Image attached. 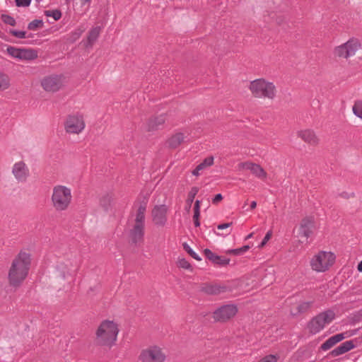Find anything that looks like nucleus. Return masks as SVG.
Listing matches in <instances>:
<instances>
[{
  "label": "nucleus",
  "mask_w": 362,
  "mask_h": 362,
  "mask_svg": "<svg viewBox=\"0 0 362 362\" xmlns=\"http://www.w3.org/2000/svg\"><path fill=\"white\" fill-rule=\"evenodd\" d=\"M31 260L30 254L21 252L13 260L8 274L9 285L17 288L26 279Z\"/></svg>",
  "instance_id": "1"
},
{
  "label": "nucleus",
  "mask_w": 362,
  "mask_h": 362,
  "mask_svg": "<svg viewBox=\"0 0 362 362\" xmlns=\"http://www.w3.org/2000/svg\"><path fill=\"white\" fill-rule=\"evenodd\" d=\"M119 332L117 325L111 320L103 321L96 331V341L100 346H112Z\"/></svg>",
  "instance_id": "2"
},
{
  "label": "nucleus",
  "mask_w": 362,
  "mask_h": 362,
  "mask_svg": "<svg viewBox=\"0 0 362 362\" xmlns=\"http://www.w3.org/2000/svg\"><path fill=\"white\" fill-rule=\"evenodd\" d=\"M250 90L256 98L273 99L276 95V87L273 83L263 78H258L250 82Z\"/></svg>",
  "instance_id": "3"
},
{
  "label": "nucleus",
  "mask_w": 362,
  "mask_h": 362,
  "mask_svg": "<svg viewBox=\"0 0 362 362\" xmlns=\"http://www.w3.org/2000/svg\"><path fill=\"white\" fill-rule=\"evenodd\" d=\"M71 200V189L65 186L57 185L53 189L52 201L57 211H64Z\"/></svg>",
  "instance_id": "4"
},
{
  "label": "nucleus",
  "mask_w": 362,
  "mask_h": 362,
  "mask_svg": "<svg viewBox=\"0 0 362 362\" xmlns=\"http://www.w3.org/2000/svg\"><path fill=\"white\" fill-rule=\"evenodd\" d=\"M335 318V313L332 310L322 312L313 317L308 323V329L312 334H316L322 330L326 325L329 324Z\"/></svg>",
  "instance_id": "5"
},
{
  "label": "nucleus",
  "mask_w": 362,
  "mask_h": 362,
  "mask_svg": "<svg viewBox=\"0 0 362 362\" xmlns=\"http://www.w3.org/2000/svg\"><path fill=\"white\" fill-rule=\"evenodd\" d=\"M335 258L336 257L334 253L321 251L312 258L310 265L313 270L323 272L334 264Z\"/></svg>",
  "instance_id": "6"
},
{
  "label": "nucleus",
  "mask_w": 362,
  "mask_h": 362,
  "mask_svg": "<svg viewBox=\"0 0 362 362\" xmlns=\"http://www.w3.org/2000/svg\"><path fill=\"white\" fill-rule=\"evenodd\" d=\"M361 47V45L358 39L351 38L346 42L336 47L334 54L337 57L348 59L354 56Z\"/></svg>",
  "instance_id": "7"
},
{
  "label": "nucleus",
  "mask_w": 362,
  "mask_h": 362,
  "mask_svg": "<svg viewBox=\"0 0 362 362\" xmlns=\"http://www.w3.org/2000/svg\"><path fill=\"white\" fill-rule=\"evenodd\" d=\"M238 311L235 304H226L217 308L212 313L214 322H226L235 317Z\"/></svg>",
  "instance_id": "8"
},
{
  "label": "nucleus",
  "mask_w": 362,
  "mask_h": 362,
  "mask_svg": "<svg viewBox=\"0 0 362 362\" xmlns=\"http://www.w3.org/2000/svg\"><path fill=\"white\" fill-rule=\"evenodd\" d=\"M65 129L69 134H78L85 127L82 117L69 115L64 124Z\"/></svg>",
  "instance_id": "9"
},
{
  "label": "nucleus",
  "mask_w": 362,
  "mask_h": 362,
  "mask_svg": "<svg viewBox=\"0 0 362 362\" xmlns=\"http://www.w3.org/2000/svg\"><path fill=\"white\" fill-rule=\"evenodd\" d=\"M200 291L207 295H219L226 292L231 291V288L225 284H202Z\"/></svg>",
  "instance_id": "10"
},
{
  "label": "nucleus",
  "mask_w": 362,
  "mask_h": 362,
  "mask_svg": "<svg viewBox=\"0 0 362 362\" xmlns=\"http://www.w3.org/2000/svg\"><path fill=\"white\" fill-rule=\"evenodd\" d=\"M165 358V355L157 347L144 350L139 356V358L142 362H163Z\"/></svg>",
  "instance_id": "11"
},
{
  "label": "nucleus",
  "mask_w": 362,
  "mask_h": 362,
  "mask_svg": "<svg viewBox=\"0 0 362 362\" xmlns=\"http://www.w3.org/2000/svg\"><path fill=\"white\" fill-rule=\"evenodd\" d=\"M41 85L46 91L56 92L62 87V81L60 76L52 75L44 78Z\"/></svg>",
  "instance_id": "12"
},
{
  "label": "nucleus",
  "mask_w": 362,
  "mask_h": 362,
  "mask_svg": "<svg viewBox=\"0 0 362 362\" xmlns=\"http://www.w3.org/2000/svg\"><path fill=\"white\" fill-rule=\"evenodd\" d=\"M357 331L358 329H355L350 334H348V332H346L333 335L321 344L320 349L325 351H327L346 337L356 334Z\"/></svg>",
  "instance_id": "13"
},
{
  "label": "nucleus",
  "mask_w": 362,
  "mask_h": 362,
  "mask_svg": "<svg viewBox=\"0 0 362 362\" xmlns=\"http://www.w3.org/2000/svg\"><path fill=\"white\" fill-rule=\"evenodd\" d=\"M168 208L165 204L156 205L152 210L153 222L157 225L163 226L167 221Z\"/></svg>",
  "instance_id": "14"
},
{
  "label": "nucleus",
  "mask_w": 362,
  "mask_h": 362,
  "mask_svg": "<svg viewBox=\"0 0 362 362\" xmlns=\"http://www.w3.org/2000/svg\"><path fill=\"white\" fill-rule=\"evenodd\" d=\"M12 173L18 182H24L29 176V170L24 162L19 161L13 165Z\"/></svg>",
  "instance_id": "15"
},
{
  "label": "nucleus",
  "mask_w": 362,
  "mask_h": 362,
  "mask_svg": "<svg viewBox=\"0 0 362 362\" xmlns=\"http://www.w3.org/2000/svg\"><path fill=\"white\" fill-rule=\"evenodd\" d=\"M315 228V221L313 217H305L302 219L299 226V235L308 239L312 234Z\"/></svg>",
  "instance_id": "16"
},
{
  "label": "nucleus",
  "mask_w": 362,
  "mask_h": 362,
  "mask_svg": "<svg viewBox=\"0 0 362 362\" xmlns=\"http://www.w3.org/2000/svg\"><path fill=\"white\" fill-rule=\"evenodd\" d=\"M238 166L240 169L250 170L251 173L258 178L265 179L267 177V173L259 164L251 162H244L240 163Z\"/></svg>",
  "instance_id": "17"
},
{
  "label": "nucleus",
  "mask_w": 362,
  "mask_h": 362,
  "mask_svg": "<svg viewBox=\"0 0 362 362\" xmlns=\"http://www.w3.org/2000/svg\"><path fill=\"white\" fill-rule=\"evenodd\" d=\"M144 227L134 224L132 228L130 229L129 235L132 244L136 245L144 241Z\"/></svg>",
  "instance_id": "18"
},
{
  "label": "nucleus",
  "mask_w": 362,
  "mask_h": 362,
  "mask_svg": "<svg viewBox=\"0 0 362 362\" xmlns=\"http://www.w3.org/2000/svg\"><path fill=\"white\" fill-rule=\"evenodd\" d=\"M355 341L356 340H349L343 342L339 346L331 351L329 354V356L331 357H336L349 351L356 347V344L354 343Z\"/></svg>",
  "instance_id": "19"
},
{
  "label": "nucleus",
  "mask_w": 362,
  "mask_h": 362,
  "mask_svg": "<svg viewBox=\"0 0 362 362\" xmlns=\"http://www.w3.org/2000/svg\"><path fill=\"white\" fill-rule=\"evenodd\" d=\"M204 254L205 257L209 261H211L213 264L221 266V267L226 266L230 262L229 258H226L223 256L217 255L215 253H214L213 252H211V250L208 248H206L204 250Z\"/></svg>",
  "instance_id": "20"
},
{
  "label": "nucleus",
  "mask_w": 362,
  "mask_h": 362,
  "mask_svg": "<svg viewBox=\"0 0 362 362\" xmlns=\"http://www.w3.org/2000/svg\"><path fill=\"white\" fill-rule=\"evenodd\" d=\"M165 122V117L164 115H160L157 117H151L148 119L147 124V130L148 132H153L160 129L163 127Z\"/></svg>",
  "instance_id": "21"
},
{
  "label": "nucleus",
  "mask_w": 362,
  "mask_h": 362,
  "mask_svg": "<svg viewBox=\"0 0 362 362\" xmlns=\"http://www.w3.org/2000/svg\"><path fill=\"white\" fill-rule=\"evenodd\" d=\"M298 136L305 142L311 145H316L318 143V139L317 138L315 134L310 129L299 132Z\"/></svg>",
  "instance_id": "22"
},
{
  "label": "nucleus",
  "mask_w": 362,
  "mask_h": 362,
  "mask_svg": "<svg viewBox=\"0 0 362 362\" xmlns=\"http://www.w3.org/2000/svg\"><path fill=\"white\" fill-rule=\"evenodd\" d=\"M185 136L182 133L178 132L173 135L167 141L169 148H176L184 142Z\"/></svg>",
  "instance_id": "23"
},
{
  "label": "nucleus",
  "mask_w": 362,
  "mask_h": 362,
  "mask_svg": "<svg viewBox=\"0 0 362 362\" xmlns=\"http://www.w3.org/2000/svg\"><path fill=\"white\" fill-rule=\"evenodd\" d=\"M100 31H101L100 26L94 27L89 30L88 37H87V44L86 45V47L93 46L94 42L98 38Z\"/></svg>",
  "instance_id": "24"
},
{
  "label": "nucleus",
  "mask_w": 362,
  "mask_h": 362,
  "mask_svg": "<svg viewBox=\"0 0 362 362\" xmlns=\"http://www.w3.org/2000/svg\"><path fill=\"white\" fill-rule=\"evenodd\" d=\"M37 57V52L33 49L21 48L19 59L33 60Z\"/></svg>",
  "instance_id": "25"
},
{
  "label": "nucleus",
  "mask_w": 362,
  "mask_h": 362,
  "mask_svg": "<svg viewBox=\"0 0 362 362\" xmlns=\"http://www.w3.org/2000/svg\"><path fill=\"white\" fill-rule=\"evenodd\" d=\"M199 192V188L197 187H193L191 188V190L189 192L187 195V199L186 200V206L185 209L187 211H189L192 204L194 202L195 196Z\"/></svg>",
  "instance_id": "26"
},
{
  "label": "nucleus",
  "mask_w": 362,
  "mask_h": 362,
  "mask_svg": "<svg viewBox=\"0 0 362 362\" xmlns=\"http://www.w3.org/2000/svg\"><path fill=\"white\" fill-rule=\"evenodd\" d=\"M112 200V196L106 193L100 199V204L105 211L110 209L111 202Z\"/></svg>",
  "instance_id": "27"
},
{
  "label": "nucleus",
  "mask_w": 362,
  "mask_h": 362,
  "mask_svg": "<svg viewBox=\"0 0 362 362\" xmlns=\"http://www.w3.org/2000/svg\"><path fill=\"white\" fill-rule=\"evenodd\" d=\"M43 26H44V23H43L42 20L35 19L28 23V29L30 30L35 31L40 28H42Z\"/></svg>",
  "instance_id": "28"
},
{
  "label": "nucleus",
  "mask_w": 362,
  "mask_h": 362,
  "mask_svg": "<svg viewBox=\"0 0 362 362\" xmlns=\"http://www.w3.org/2000/svg\"><path fill=\"white\" fill-rule=\"evenodd\" d=\"M9 33L13 36L19 38V39H25L26 37H33V34H29L27 35L25 31L16 30H10Z\"/></svg>",
  "instance_id": "29"
},
{
  "label": "nucleus",
  "mask_w": 362,
  "mask_h": 362,
  "mask_svg": "<svg viewBox=\"0 0 362 362\" xmlns=\"http://www.w3.org/2000/svg\"><path fill=\"white\" fill-rule=\"evenodd\" d=\"M352 110L354 114L356 117L362 119V100L356 101L352 107Z\"/></svg>",
  "instance_id": "30"
},
{
  "label": "nucleus",
  "mask_w": 362,
  "mask_h": 362,
  "mask_svg": "<svg viewBox=\"0 0 362 362\" xmlns=\"http://www.w3.org/2000/svg\"><path fill=\"white\" fill-rule=\"evenodd\" d=\"M46 16L52 17L55 21H58L62 17V12L59 9L45 11Z\"/></svg>",
  "instance_id": "31"
},
{
  "label": "nucleus",
  "mask_w": 362,
  "mask_h": 362,
  "mask_svg": "<svg viewBox=\"0 0 362 362\" xmlns=\"http://www.w3.org/2000/svg\"><path fill=\"white\" fill-rule=\"evenodd\" d=\"M9 87V79L7 75L0 71V89L5 90Z\"/></svg>",
  "instance_id": "32"
},
{
  "label": "nucleus",
  "mask_w": 362,
  "mask_h": 362,
  "mask_svg": "<svg viewBox=\"0 0 362 362\" xmlns=\"http://www.w3.org/2000/svg\"><path fill=\"white\" fill-rule=\"evenodd\" d=\"M182 246L185 252H187L192 258L198 261L202 259V258L190 247V246L187 243H184Z\"/></svg>",
  "instance_id": "33"
},
{
  "label": "nucleus",
  "mask_w": 362,
  "mask_h": 362,
  "mask_svg": "<svg viewBox=\"0 0 362 362\" xmlns=\"http://www.w3.org/2000/svg\"><path fill=\"white\" fill-rule=\"evenodd\" d=\"M1 19L5 24L11 26H15L16 24V21L14 18L8 14H1Z\"/></svg>",
  "instance_id": "34"
},
{
  "label": "nucleus",
  "mask_w": 362,
  "mask_h": 362,
  "mask_svg": "<svg viewBox=\"0 0 362 362\" xmlns=\"http://www.w3.org/2000/svg\"><path fill=\"white\" fill-rule=\"evenodd\" d=\"M312 304V301L303 302L300 303L296 308L297 313H303L306 312L310 308Z\"/></svg>",
  "instance_id": "35"
},
{
  "label": "nucleus",
  "mask_w": 362,
  "mask_h": 362,
  "mask_svg": "<svg viewBox=\"0 0 362 362\" xmlns=\"http://www.w3.org/2000/svg\"><path fill=\"white\" fill-rule=\"evenodd\" d=\"M250 249V246L249 245H244L240 248H238V249H231V250H228L227 251V253L228 254H232V255H240L243 253H244L245 252L247 251L248 250Z\"/></svg>",
  "instance_id": "36"
},
{
  "label": "nucleus",
  "mask_w": 362,
  "mask_h": 362,
  "mask_svg": "<svg viewBox=\"0 0 362 362\" xmlns=\"http://www.w3.org/2000/svg\"><path fill=\"white\" fill-rule=\"evenodd\" d=\"M6 50L8 54L13 57L14 58L19 59L21 48L8 46Z\"/></svg>",
  "instance_id": "37"
},
{
  "label": "nucleus",
  "mask_w": 362,
  "mask_h": 362,
  "mask_svg": "<svg viewBox=\"0 0 362 362\" xmlns=\"http://www.w3.org/2000/svg\"><path fill=\"white\" fill-rule=\"evenodd\" d=\"M178 266L181 268L192 271V267L190 263L185 258L178 260Z\"/></svg>",
  "instance_id": "38"
},
{
  "label": "nucleus",
  "mask_w": 362,
  "mask_h": 362,
  "mask_svg": "<svg viewBox=\"0 0 362 362\" xmlns=\"http://www.w3.org/2000/svg\"><path fill=\"white\" fill-rule=\"evenodd\" d=\"M134 224L145 226V214H140L136 213Z\"/></svg>",
  "instance_id": "39"
},
{
  "label": "nucleus",
  "mask_w": 362,
  "mask_h": 362,
  "mask_svg": "<svg viewBox=\"0 0 362 362\" xmlns=\"http://www.w3.org/2000/svg\"><path fill=\"white\" fill-rule=\"evenodd\" d=\"M272 231L270 230H269V231L266 233V235H265L264 238H263L262 241V242L260 243V244L258 245V247H259V248H262V247H264L266 245L267 243L270 240V238H272Z\"/></svg>",
  "instance_id": "40"
},
{
  "label": "nucleus",
  "mask_w": 362,
  "mask_h": 362,
  "mask_svg": "<svg viewBox=\"0 0 362 362\" xmlns=\"http://www.w3.org/2000/svg\"><path fill=\"white\" fill-rule=\"evenodd\" d=\"M31 0H15L17 7H28L30 5Z\"/></svg>",
  "instance_id": "41"
},
{
  "label": "nucleus",
  "mask_w": 362,
  "mask_h": 362,
  "mask_svg": "<svg viewBox=\"0 0 362 362\" xmlns=\"http://www.w3.org/2000/svg\"><path fill=\"white\" fill-rule=\"evenodd\" d=\"M258 362H277V358L274 355H269L265 356Z\"/></svg>",
  "instance_id": "42"
},
{
  "label": "nucleus",
  "mask_w": 362,
  "mask_h": 362,
  "mask_svg": "<svg viewBox=\"0 0 362 362\" xmlns=\"http://www.w3.org/2000/svg\"><path fill=\"white\" fill-rule=\"evenodd\" d=\"M202 163V165L205 166V168L211 166L214 164V157L213 156L206 157Z\"/></svg>",
  "instance_id": "43"
},
{
  "label": "nucleus",
  "mask_w": 362,
  "mask_h": 362,
  "mask_svg": "<svg viewBox=\"0 0 362 362\" xmlns=\"http://www.w3.org/2000/svg\"><path fill=\"white\" fill-rule=\"evenodd\" d=\"M146 204H140V206H139L138 208V210H137V214H145V212H146Z\"/></svg>",
  "instance_id": "44"
},
{
  "label": "nucleus",
  "mask_w": 362,
  "mask_h": 362,
  "mask_svg": "<svg viewBox=\"0 0 362 362\" xmlns=\"http://www.w3.org/2000/svg\"><path fill=\"white\" fill-rule=\"evenodd\" d=\"M233 224L232 222L230 223H221V224H219L217 226V228L218 230H223V229H226L228 228H229L231 225Z\"/></svg>",
  "instance_id": "45"
},
{
  "label": "nucleus",
  "mask_w": 362,
  "mask_h": 362,
  "mask_svg": "<svg viewBox=\"0 0 362 362\" xmlns=\"http://www.w3.org/2000/svg\"><path fill=\"white\" fill-rule=\"evenodd\" d=\"M223 199V196L221 194H217L214 197V199H212V203L214 204H217L218 202H219L220 201H221Z\"/></svg>",
  "instance_id": "46"
},
{
  "label": "nucleus",
  "mask_w": 362,
  "mask_h": 362,
  "mask_svg": "<svg viewBox=\"0 0 362 362\" xmlns=\"http://www.w3.org/2000/svg\"><path fill=\"white\" fill-rule=\"evenodd\" d=\"M200 203L199 200H196L194 206V211H200Z\"/></svg>",
  "instance_id": "47"
},
{
  "label": "nucleus",
  "mask_w": 362,
  "mask_h": 362,
  "mask_svg": "<svg viewBox=\"0 0 362 362\" xmlns=\"http://www.w3.org/2000/svg\"><path fill=\"white\" fill-rule=\"evenodd\" d=\"M200 211H194L193 220L199 219Z\"/></svg>",
  "instance_id": "48"
},
{
  "label": "nucleus",
  "mask_w": 362,
  "mask_h": 362,
  "mask_svg": "<svg viewBox=\"0 0 362 362\" xmlns=\"http://www.w3.org/2000/svg\"><path fill=\"white\" fill-rule=\"evenodd\" d=\"M200 170H197V166L196 168L192 171V175H195V176L199 175V171Z\"/></svg>",
  "instance_id": "49"
},
{
  "label": "nucleus",
  "mask_w": 362,
  "mask_h": 362,
  "mask_svg": "<svg viewBox=\"0 0 362 362\" xmlns=\"http://www.w3.org/2000/svg\"><path fill=\"white\" fill-rule=\"evenodd\" d=\"M257 206V202L255 201H252L250 204V209H254Z\"/></svg>",
  "instance_id": "50"
},
{
  "label": "nucleus",
  "mask_w": 362,
  "mask_h": 362,
  "mask_svg": "<svg viewBox=\"0 0 362 362\" xmlns=\"http://www.w3.org/2000/svg\"><path fill=\"white\" fill-rule=\"evenodd\" d=\"M357 269L358 272H362V260L358 264Z\"/></svg>",
  "instance_id": "51"
},
{
  "label": "nucleus",
  "mask_w": 362,
  "mask_h": 362,
  "mask_svg": "<svg viewBox=\"0 0 362 362\" xmlns=\"http://www.w3.org/2000/svg\"><path fill=\"white\" fill-rule=\"evenodd\" d=\"M193 221H194V224L195 227H199L200 226L199 219L193 220Z\"/></svg>",
  "instance_id": "52"
},
{
  "label": "nucleus",
  "mask_w": 362,
  "mask_h": 362,
  "mask_svg": "<svg viewBox=\"0 0 362 362\" xmlns=\"http://www.w3.org/2000/svg\"><path fill=\"white\" fill-rule=\"evenodd\" d=\"M91 0H81V5H85L86 4H90Z\"/></svg>",
  "instance_id": "53"
},
{
  "label": "nucleus",
  "mask_w": 362,
  "mask_h": 362,
  "mask_svg": "<svg viewBox=\"0 0 362 362\" xmlns=\"http://www.w3.org/2000/svg\"><path fill=\"white\" fill-rule=\"evenodd\" d=\"M205 168V166L202 165V163H199L198 165H197V170H203Z\"/></svg>",
  "instance_id": "54"
},
{
  "label": "nucleus",
  "mask_w": 362,
  "mask_h": 362,
  "mask_svg": "<svg viewBox=\"0 0 362 362\" xmlns=\"http://www.w3.org/2000/svg\"><path fill=\"white\" fill-rule=\"evenodd\" d=\"M253 234H254L253 233H250L247 236H246L245 240L252 238Z\"/></svg>",
  "instance_id": "55"
},
{
  "label": "nucleus",
  "mask_w": 362,
  "mask_h": 362,
  "mask_svg": "<svg viewBox=\"0 0 362 362\" xmlns=\"http://www.w3.org/2000/svg\"><path fill=\"white\" fill-rule=\"evenodd\" d=\"M282 21H283V20H282L281 18H278L276 19V21H277V23H278V24H281V23H282Z\"/></svg>",
  "instance_id": "56"
},
{
  "label": "nucleus",
  "mask_w": 362,
  "mask_h": 362,
  "mask_svg": "<svg viewBox=\"0 0 362 362\" xmlns=\"http://www.w3.org/2000/svg\"><path fill=\"white\" fill-rule=\"evenodd\" d=\"M62 278L64 279L65 278V274L64 273L62 274Z\"/></svg>",
  "instance_id": "57"
}]
</instances>
